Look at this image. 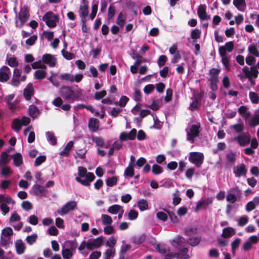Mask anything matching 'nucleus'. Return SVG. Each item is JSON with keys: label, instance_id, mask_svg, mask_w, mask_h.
<instances>
[{"label": "nucleus", "instance_id": "1", "mask_svg": "<svg viewBox=\"0 0 259 259\" xmlns=\"http://www.w3.org/2000/svg\"><path fill=\"white\" fill-rule=\"evenodd\" d=\"M59 95L64 100L73 102L78 101L81 95L78 90H73L72 88L68 85H62L59 89Z\"/></svg>", "mask_w": 259, "mask_h": 259}, {"label": "nucleus", "instance_id": "2", "mask_svg": "<svg viewBox=\"0 0 259 259\" xmlns=\"http://www.w3.org/2000/svg\"><path fill=\"white\" fill-rule=\"evenodd\" d=\"M78 177L75 178V180L85 186H89L95 178L92 172H87V169L82 166H79L78 168Z\"/></svg>", "mask_w": 259, "mask_h": 259}, {"label": "nucleus", "instance_id": "3", "mask_svg": "<svg viewBox=\"0 0 259 259\" xmlns=\"http://www.w3.org/2000/svg\"><path fill=\"white\" fill-rule=\"evenodd\" d=\"M42 20L50 28H54L57 26L59 21L58 15H55L52 11L46 13L42 16Z\"/></svg>", "mask_w": 259, "mask_h": 259}, {"label": "nucleus", "instance_id": "4", "mask_svg": "<svg viewBox=\"0 0 259 259\" xmlns=\"http://www.w3.org/2000/svg\"><path fill=\"white\" fill-rule=\"evenodd\" d=\"M241 131H236V135L234 137L230 138V141H236L240 146H245L250 142V137L249 135L241 133Z\"/></svg>", "mask_w": 259, "mask_h": 259}, {"label": "nucleus", "instance_id": "5", "mask_svg": "<svg viewBox=\"0 0 259 259\" xmlns=\"http://www.w3.org/2000/svg\"><path fill=\"white\" fill-rule=\"evenodd\" d=\"M30 122V118L26 116L15 118L12 122V130H21L22 126H27Z\"/></svg>", "mask_w": 259, "mask_h": 259}, {"label": "nucleus", "instance_id": "6", "mask_svg": "<svg viewBox=\"0 0 259 259\" xmlns=\"http://www.w3.org/2000/svg\"><path fill=\"white\" fill-rule=\"evenodd\" d=\"M189 155V160L196 166L199 167L203 162V154L200 152H190Z\"/></svg>", "mask_w": 259, "mask_h": 259}, {"label": "nucleus", "instance_id": "7", "mask_svg": "<svg viewBox=\"0 0 259 259\" xmlns=\"http://www.w3.org/2000/svg\"><path fill=\"white\" fill-rule=\"evenodd\" d=\"M190 255L188 253V250L186 248L180 249L178 253H170L166 255L165 259H189Z\"/></svg>", "mask_w": 259, "mask_h": 259}, {"label": "nucleus", "instance_id": "8", "mask_svg": "<svg viewBox=\"0 0 259 259\" xmlns=\"http://www.w3.org/2000/svg\"><path fill=\"white\" fill-rule=\"evenodd\" d=\"M103 243V238L101 237H97L96 239H91L88 240L86 243V247L90 250L100 247Z\"/></svg>", "mask_w": 259, "mask_h": 259}, {"label": "nucleus", "instance_id": "9", "mask_svg": "<svg viewBox=\"0 0 259 259\" xmlns=\"http://www.w3.org/2000/svg\"><path fill=\"white\" fill-rule=\"evenodd\" d=\"M77 206V203L75 201H70L68 202L63 206L60 210L58 211L59 213L61 215H64L68 213L70 211L74 209Z\"/></svg>", "mask_w": 259, "mask_h": 259}, {"label": "nucleus", "instance_id": "10", "mask_svg": "<svg viewBox=\"0 0 259 259\" xmlns=\"http://www.w3.org/2000/svg\"><path fill=\"white\" fill-rule=\"evenodd\" d=\"M29 13L27 7L24 6L21 7L18 14V18L21 25H23L25 24L29 18Z\"/></svg>", "mask_w": 259, "mask_h": 259}, {"label": "nucleus", "instance_id": "11", "mask_svg": "<svg viewBox=\"0 0 259 259\" xmlns=\"http://www.w3.org/2000/svg\"><path fill=\"white\" fill-rule=\"evenodd\" d=\"M41 60L51 67H55L57 62V59L54 55L47 53L43 55Z\"/></svg>", "mask_w": 259, "mask_h": 259}, {"label": "nucleus", "instance_id": "12", "mask_svg": "<svg viewBox=\"0 0 259 259\" xmlns=\"http://www.w3.org/2000/svg\"><path fill=\"white\" fill-rule=\"evenodd\" d=\"M234 48V41H230L225 43L224 46H221L219 48V53L220 56L222 54L228 55L227 52H231Z\"/></svg>", "mask_w": 259, "mask_h": 259}, {"label": "nucleus", "instance_id": "13", "mask_svg": "<svg viewBox=\"0 0 259 259\" xmlns=\"http://www.w3.org/2000/svg\"><path fill=\"white\" fill-rule=\"evenodd\" d=\"M197 15L201 20H206L210 18V16L206 13V6L205 4H200L197 9Z\"/></svg>", "mask_w": 259, "mask_h": 259}, {"label": "nucleus", "instance_id": "14", "mask_svg": "<svg viewBox=\"0 0 259 259\" xmlns=\"http://www.w3.org/2000/svg\"><path fill=\"white\" fill-rule=\"evenodd\" d=\"M89 6L87 0H81V5L79 7V16L81 18H86L89 14Z\"/></svg>", "mask_w": 259, "mask_h": 259}, {"label": "nucleus", "instance_id": "15", "mask_svg": "<svg viewBox=\"0 0 259 259\" xmlns=\"http://www.w3.org/2000/svg\"><path fill=\"white\" fill-rule=\"evenodd\" d=\"M10 69L7 66H3L0 69V81L2 82H6L9 78Z\"/></svg>", "mask_w": 259, "mask_h": 259}, {"label": "nucleus", "instance_id": "16", "mask_svg": "<svg viewBox=\"0 0 259 259\" xmlns=\"http://www.w3.org/2000/svg\"><path fill=\"white\" fill-rule=\"evenodd\" d=\"M34 88L31 83H29L23 90V96L26 100L29 101L34 94Z\"/></svg>", "mask_w": 259, "mask_h": 259}, {"label": "nucleus", "instance_id": "17", "mask_svg": "<svg viewBox=\"0 0 259 259\" xmlns=\"http://www.w3.org/2000/svg\"><path fill=\"white\" fill-rule=\"evenodd\" d=\"M136 136V131H131L127 133L124 132L121 133L119 139L121 141H126L135 139Z\"/></svg>", "mask_w": 259, "mask_h": 259}, {"label": "nucleus", "instance_id": "18", "mask_svg": "<svg viewBox=\"0 0 259 259\" xmlns=\"http://www.w3.org/2000/svg\"><path fill=\"white\" fill-rule=\"evenodd\" d=\"M222 54V56H220V57H221V62L222 64L227 71H231V68L230 63L231 59L230 56L229 55Z\"/></svg>", "mask_w": 259, "mask_h": 259}, {"label": "nucleus", "instance_id": "19", "mask_svg": "<svg viewBox=\"0 0 259 259\" xmlns=\"http://www.w3.org/2000/svg\"><path fill=\"white\" fill-rule=\"evenodd\" d=\"M42 66L43 69H38L34 72V77L35 79L42 80L46 77L47 74V66L46 65H42Z\"/></svg>", "mask_w": 259, "mask_h": 259}, {"label": "nucleus", "instance_id": "20", "mask_svg": "<svg viewBox=\"0 0 259 259\" xmlns=\"http://www.w3.org/2000/svg\"><path fill=\"white\" fill-rule=\"evenodd\" d=\"M247 170L244 164H240L236 166L234 170L236 177H239L241 176H245Z\"/></svg>", "mask_w": 259, "mask_h": 259}, {"label": "nucleus", "instance_id": "21", "mask_svg": "<svg viewBox=\"0 0 259 259\" xmlns=\"http://www.w3.org/2000/svg\"><path fill=\"white\" fill-rule=\"evenodd\" d=\"M28 112L30 116L33 119L37 118L41 114V112L38 108L33 104L29 106Z\"/></svg>", "mask_w": 259, "mask_h": 259}, {"label": "nucleus", "instance_id": "22", "mask_svg": "<svg viewBox=\"0 0 259 259\" xmlns=\"http://www.w3.org/2000/svg\"><path fill=\"white\" fill-rule=\"evenodd\" d=\"M238 113L245 120L251 116V113L248 111V108L246 106L242 105L238 108Z\"/></svg>", "mask_w": 259, "mask_h": 259}, {"label": "nucleus", "instance_id": "23", "mask_svg": "<svg viewBox=\"0 0 259 259\" xmlns=\"http://www.w3.org/2000/svg\"><path fill=\"white\" fill-rule=\"evenodd\" d=\"M33 190L35 195L39 197L45 195L47 192L44 186L37 184L33 186Z\"/></svg>", "mask_w": 259, "mask_h": 259}, {"label": "nucleus", "instance_id": "24", "mask_svg": "<svg viewBox=\"0 0 259 259\" xmlns=\"http://www.w3.org/2000/svg\"><path fill=\"white\" fill-rule=\"evenodd\" d=\"M233 4L239 11L243 12L246 9V4L245 0H233Z\"/></svg>", "mask_w": 259, "mask_h": 259}, {"label": "nucleus", "instance_id": "25", "mask_svg": "<svg viewBox=\"0 0 259 259\" xmlns=\"http://www.w3.org/2000/svg\"><path fill=\"white\" fill-rule=\"evenodd\" d=\"M16 252L18 254L23 253L26 249L25 243L21 240H18L15 242Z\"/></svg>", "mask_w": 259, "mask_h": 259}, {"label": "nucleus", "instance_id": "26", "mask_svg": "<svg viewBox=\"0 0 259 259\" xmlns=\"http://www.w3.org/2000/svg\"><path fill=\"white\" fill-rule=\"evenodd\" d=\"M249 54L256 57H259V51L257 50V45L256 43H251L248 47Z\"/></svg>", "mask_w": 259, "mask_h": 259}, {"label": "nucleus", "instance_id": "27", "mask_svg": "<svg viewBox=\"0 0 259 259\" xmlns=\"http://www.w3.org/2000/svg\"><path fill=\"white\" fill-rule=\"evenodd\" d=\"M246 123L251 127H254L259 125V119L254 115L250 116L245 120Z\"/></svg>", "mask_w": 259, "mask_h": 259}, {"label": "nucleus", "instance_id": "28", "mask_svg": "<svg viewBox=\"0 0 259 259\" xmlns=\"http://www.w3.org/2000/svg\"><path fill=\"white\" fill-rule=\"evenodd\" d=\"M235 233L234 229L232 227H227L223 230L222 236L224 238H230Z\"/></svg>", "mask_w": 259, "mask_h": 259}, {"label": "nucleus", "instance_id": "29", "mask_svg": "<svg viewBox=\"0 0 259 259\" xmlns=\"http://www.w3.org/2000/svg\"><path fill=\"white\" fill-rule=\"evenodd\" d=\"M115 255V249L113 247L107 249L103 254L104 259H111Z\"/></svg>", "mask_w": 259, "mask_h": 259}, {"label": "nucleus", "instance_id": "30", "mask_svg": "<svg viewBox=\"0 0 259 259\" xmlns=\"http://www.w3.org/2000/svg\"><path fill=\"white\" fill-rule=\"evenodd\" d=\"M89 130H99V120L96 118L91 117L89 121Z\"/></svg>", "mask_w": 259, "mask_h": 259}, {"label": "nucleus", "instance_id": "31", "mask_svg": "<svg viewBox=\"0 0 259 259\" xmlns=\"http://www.w3.org/2000/svg\"><path fill=\"white\" fill-rule=\"evenodd\" d=\"M100 220L102 225L104 226L110 225L113 222L112 218L110 215L106 214H102L101 216Z\"/></svg>", "mask_w": 259, "mask_h": 259}, {"label": "nucleus", "instance_id": "32", "mask_svg": "<svg viewBox=\"0 0 259 259\" xmlns=\"http://www.w3.org/2000/svg\"><path fill=\"white\" fill-rule=\"evenodd\" d=\"M73 142L72 141L69 142L64 147L63 150L60 152V155L63 156H68L69 152L73 147Z\"/></svg>", "mask_w": 259, "mask_h": 259}, {"label": "nucleus", "instance_id": "33", "mask_svg": "<svg viewBox=\"0 0 259 259\" xmlns=\"http://www.w3.org/2000/svg\"><path fill=\"white\" fill-rule=\"evenodd\" d=\"M125 23V16L123 14V13L121 12L118 14V17L116 20V23L118 25L120 28H122Z\"/></svg>", "mask_w": 259, "mask_h": 259}, {"label": "nucleus", "instance_id": "34", "mask_svg": "<svg viewBox=\"0 0 259 259\" xmlns=\"http://www.w3.org/2000/svg\"><path fill=\"white\" fill-rule=\"evenodd\" d=\"M98 1H94L93 2L92 6V12L90 15V18L92 20H94L96 16L98 11Z\"/></svg>", "mask_w": 259, "mask_h": 259}, {"label": "nucleus", "instance_id": "35", "mask_svg": "<svg viewBox=\"0 0 259 259\" xmlns=\"http://www.w3.org/2000/svg\"><path fill=\"white\" fill-rule=\"evenodd\" d=\"M242 73H239L237 76L240 79L247 78L250 77V68L247 66H244L242 69Z\"/></svg>", "mask_w": 259, "mask_h": 259}, {"label": "nucleus", "instance_id": "36", "mask_svg": "<svg viewBox=\"0 0 259 259\" xmlns=\"http://www.w3.org/2000/svg\"><path fill=\"white\" fill-rule=\"evenodd\" d=\"M12 157L13 158L14 164L16 166H19L22 164L23 159L20 153H17L16 154L12 155Z\"/></svg>", "mask_w": 259, "mask_h": 259}, {"label": "nucleus", "instance_id": "37", "mask_svg": "<svg viewBox=\"0 0 259 259\" xmlns=\"http://www.w3.org/2000/svg\"><path fill=\"white\" fill-rule=\"evenodd\" d=\"M220 70L218 68H211L209 70V73L210 75V80H219V74Z\"/></svg>", "mask_w": 259, "mask_h": 259}, {"label": "nucleus", "instance_id": "38", "mask_svg": "<svg viewBox=\"0 0 259 259\" xmlns=\"http://www.w3.org/2000/svg\"><path fill=\"white\" fill-rule=\"evenodd\" d=\"M94 141L98 146L103 147L105 148H108L109 147L110 143L108 142H105L103 139L101 138H95L94 139Z\"/></svg>", "mask_w": 259, "mask_h": 259}, {"label": "nucleus", "instance_id": "39", "mask_svg": "<svg viewBox=\"0 0 259 259\" xmlns=\"http://www.w3.org/2000/svg\"><path fill=\"white\" fill-rule=\"evenodd\" d=\"M138 206L141 211H144L148 209V203L145 199L139 200L137 202Z\"/></svg>", "mask_w": 259, "mask_h": 259}, {"label": "nucleus", "instance_id": "40", "mask_svg": "<svg viewBox=\"0 0 259 259\" xmlns=\"http://www.w3.org/2000/svg\"><path fill=\"white\" fill-rule=\"evenodd\" d=\"M46 136L48 141L52 145H55L57 144V139L54 134L51 132L46 133Z\"/></svg>", "mask_w": 259, "mask_h": 259}, {"label": "nucleus", "instance_id": "41", "mask_svg": "<svg viewBox=\"0 0 259 259\" xmlns=\"http://www.w3.org/2000/svg\"><path fill=\"white\" fill-rule=\"evenodd\" d=\"M201 34V30L198 28L193 29L191 33V37L193 39L194 43H196Z\"/></svg>", "mask_w": 259, "mask_h": 259}, {"label": "nucleus", "instance_id": "42", "mask_svg": "<svg viewBox=\"0 0 259 259\" xmlns=\"http://www.w3.org/2000/svg\"><path fill=\"white\" fill-rule=\"evenodd\" d=\"M122 208V207L121 206L117 204H114L110 206L108 208L107 211L111 214H117Z\"/></svg>", "mask_w": 259, "mask_h": 259}, {"label": "nucleus", "instance_id": "43", "mask_svg": "<svg viewBox=\"0 0 259 259\" xmlns=\"http://www.w3.org/2000/svg\"><path fill=\"white\" fill-rule=\"evenodd\" d=\"M129 98L127 97L122 96L119 99V101L118 102H114V104L123 108L125 106Z\"/></svg>", "mask_w": 259, "mask_h": 259}, {"label": "nucleus", "instance_id": "44", "mask_svg": "<svg viewBox=\"0 0 259 259\" xmlns=\"http://www.w3.org/2000/svg\"><path fill=\"white\" fill-rule=\"evenodd\" d=\"M145 236L144 235H139L134 236L132 238V242L137 244H140L144 242Z\"/></svg>", "mask_w": 259, "mask_h": 259}, {"label": "nucleus", "instance_id": "45", "mask_svg": "<svg viewBox=\"0 0 259 259\" xmlns=\"http://www.w3.org/2000/svg\"><path fill=\"white\" fill-rule=\"evenodd\" d=\"M241 243V239L239 238H236L231 243V249L233 255H234L236 249L238 248Z\"/></svg>", "mask_w": 259, "mask_h": 259}, {"label": "nucleus", "instance_id": "46", "mask_svg": "<svg viewBox=\"0 0 259 259\" xmlns=\"http://www.w3.org/2000/svg\"><path fill=\"white\" fill-rule=\"evenodd\" d=\"M115 14V8L113 4L110 5L108 8L107 19L109 21L113 19Z\"/></svg>", "mask_w": 259, "mask_h": 259}, {"label": "nucleus", "instance_id": "47", "mask_svg": "<svg viewBox=\"0 0 259 259\" xmlns=\"http://www.w3.org/2000/svg\"><path fill=\"white\" fill-rule=\"evenodd\" d=\"M199 135V131H188L187 139L191 142H193L195 138Z\"/></svg>", "mask_w": 259, "mask_h": 259}, {"label": "nucleus", "instance_id": "48", "mask_svg": "<svg viewBox=\"0 0 259 259\" xmlns=\"http://www.w3.org/2000/svg\"><path fill=\"white\" fill-rule=\"evenodd\" d=\"M157 249L159 252L162 254H165V256L168 253H170L168 247L165 245H158ZM166 257H165V258Z\"/></svg>", "mask_w": 259, "mask_h": 259}, {"label": "nucleus", "instance_id": "49", "mask_svg": "<svg viewBox=\"0 0 259 259\" xmlns=\"http://www.w3.org/2000/svg\"><path fill=\"white\" fill-rule=\"evenodd\" d=\"M249 97L252 103L257 104L259 103V96L257 93L250 91L249 93Z\"/></svg>", "mask_w": 259, "mask_h": 259}, {"label": "nucleus", "instance_id": "50", "mask_svg": "<svg viewBox=\"0 0 259 259\" xmlns=\"http://www.w3.org/2000/svg\"><path fill=\"white\" fill-rule=\"evenodd\" d=\"M124 175L125 177H132L134 175V169L132 164H129L126 168Z\"/></svg>", "mask_w": 259, "mask_h": 259}, {"label": "nucleus", "instance_id": "51", "mask_svg": "<svg viewBox=\"0 0 259 259\" xmlns=\"http://www.w3.org/2000/svg\"><path fill=\"white\" fill-rule=\"evenodd\" d=\"M83 77V75L82 72L76 73L75 75H71V83L75 82L77 83L80 82Z\"/></svg>", "mask_w": 259, "mask_h": 259}, {"label": "nucleus", "instance_id": "52", "mask_svg": "<svg viewBox=\"0 0 259 259\" xmlns=\"http://www.w3.org/2000/svg\"><path fill=\"white\" fill-rule=\"evenodd\" d=\"M62 255L64 259H71L73 254L69 249L63 248L62 250Z\"/></svg>", "mask_w": 259, "mask_h": 259}, {"label": "nucleus", "instance_id": "53", "mask_svg": "<svg viewBox=\"0 0 259 259\" xmlns=\"http://www.w3.org/2000/svg\"><path fill=\"white\" fill-rule=\"evenodd\" d=\"M173 94V91L172 89L168 88L166 91V96L164 97V100L165 103L169 102L172 100Z\"/></svg>", "mask_w": 259, "mask_h": 259}, {"label": "nucleus", "instance_id": "54", "mask_svg": "<svg viewBox=\"0 0 259 259\" xmlns=\"http://www.w3.org/2000/svg\"><path fill=\"white\" fill-rule=\"evenodd\" d=\"M61 53L63 57L67 60H71L74 57V55L73 53L65 51L64 49L62 50Z\"/></svg>", "mask_w": 259, "mask_h": 259}, {"label": "nucleus", "instance_id": "55", "mask_svg": "<svg viewBox=\"0 0 259 259\" xmlns=\"http://www.w3.org/2000/svg\"><path fill=\"white\" fill-rule=\"evenodd\" d=\"M7 64L11 67H15L18 65V62L15 57L7 58Z\"/></svg>", "mask_w": 259, "mask_h": 259}, {"label": "nucleus", "instance_id": "56", "mask_svg": "<svg viewBox=\"0 0 259 259\" xmlns=\"http://www.w3.org/2000/svg\"><path fill=\"white\" fill-rule=\"evenodd\" d=\"M167 60V57L164 55H162L158 58L157 63L159 67L163 66Z\"/></svg>", "mask_w": 259, "mask_h": 259}, {"label": "nucleus", "instance_id": "57", "mask_svg": "<svg viewBox=\"0 0 259 259\" xmlns=\"http://www.w3.org/2000/svg\"><path fill=\"white\" fill-rule=\"evenodd\" d=\"M107 93L105 90L96 92L95 93L94 98L96 100H100L106 96Z\"/></svg>", "mask_w": 259, "mask_h": 259}, {"label": "nucleus", "instance_id": "58", "mask_svg": "<svg viewBox=\"0 0 259 259\" xmlns=\"http://www.w3.org/2000/svg\"><path fill=\"white\" fill-rule=\"evenodd\" d=\"M117 179L116 177L108 178L106 179V183L109 187H112L116 184Z\"/></svg>", "mask_w": 259, "mask_h": 259}, {"label": "nucleus", "instance_id": "59", "mask_svg": "<svg viewBox=\"0 0 259 259\" xmlns=\"http://www.w3.org/2000/svg\"><path fill=\"white\" fill-rule=\"evenodd\" d=\"M256 61L255 58L252 56H247L245 58V62L248 65L250 66V67L254 66L255 63Z\"/></svg>", "mask_w": 259, "mask_h": 259}, {"label": "nucleus", "instance_id": "60", "mask_svg": "<svg viewBox=\"0 0 259 259\" xmlns=\"http://www.w3.org/2000/svg\"><path fill=\"white\" fill-rule=\"evenodd\" d=\"M142 95L141 91L135 88L134 89V99L137 102H139L141 101Z\"/></svg>", "mask_w": 259, "mask_h": 259}, {"label": "nucleus", "instance_id": "61", "mask_svg": "<svg viewBox=\"0 0 259 259\" xmlns=\"http://www.w3.org/2000/svg\"><path fill=\"white\" fill-rule=\"evenodd\" d=\"M48 80L53 84V86L58 88L60 85L59 81L56 77H54V75H51L48 78Z\"/></svg>", "mask_w": 259, "mask_h": 259}, {"label": "nucleus", "instance_id": "62", "mask_svg": "<svg viewBox=\"0 0 259 259\" xmlns=\"http://www.w3.org/2000/svg\"><path fill=\"white\" fill-rule=\"evenodd\" d=\"M259 72L257 68L255 66H253L250 68V76L253 77V78H256L258 77Z\"/></svg>", "mask_w": 259, "mask_h": 259}, {"label": "nucleus", "instance_id": "63", "mask_svg": "<svg viewBox=\"0 0 259 259\" xmlns=\"http://www.w3.org/2000/svg\"><path fill=\"white\" fill-rule=\"evenodd\" d=\"M222 84L225 89H228L230 87V80L227 75H225L222 79Z\"/></svg>", "mask_w": 259, "mask_h": 259}, {"label": "nucleus", "instance_id": "64", "mask_svg": "<svg viewBox=\"0 0 259 259\" xmlns=\"http://www.w3.org/2000/svg\"><path fill=\"white\" fill-rule=\"evenodd\" d=\"M37 39V36L36 34H34L26 40V44L29 46H32Z\"/></svg>", "mask_w": 259, "mask_h": 259}]
</instances>
